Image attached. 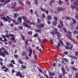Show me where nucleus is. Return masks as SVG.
Masks as SVG:
<instances>
[{
  "mask_svg": "<svg viewBox=\"0 0 78 78\" xmlns=\"http://www.w3.org/2000/svg\"><path fill=\"white\" fill-rule=\"evenodd\" d=\"M50 33L53 35H55V34H57V38L58 39H59L60 37H61V35L60 34V33L58 31V29L57 28L55 29L54 30H53V31L51 32Z\"/></svg>",
  "mask_w": 78,
  "mask_h": 78,
  "instance_id": "1",
  "label": "nucleus"
},
{
  "mask_svg": "<svg viewBox=\"0 0 78 78\" xmlns=\"http://www.w3.org/2000/svg\"><path fill=\"white\" fill-rule=\"evenodd\" d=\"M22 18L26 22L29 24V25H35L36 24V23L30 22V21L27 19V17L25 16H23L22 17Z\"/></svg>",
  "mask_w": 78,
  "mask_h": 78,
  "instance_id": "2",
  "label": "nucleus"
},
{
  "mask_svg": "<svg viewBox=\"0 0 78 78\" xmlns=\"http://www.w3.org/2000/svg\"><path fill=\"white\" fill-rule=\"evenodd\" d=\"M5 33H6V34L5 35V36L7 38H9V37L10 36H13L14 37H15V35L12 34H8V30H6L5 31Z\"/></svg>",
  "mask_w": 78,
  "mask_h": 78,
  "instance_id": "3",
  "label": "nucleus"
},
{
  "mask_svg": "<svg viewBox=\"0 0 78 78\" xmlns=\"http://www.w3.org/2000/svg\"><path fill=\"white\" fill-rule=\"evenodd\" d=\"M41 9L42 11H44L46 14H48V11L47 9H44L42 8H41Z\"/></svg>",
  "mask_w": 78,
  "mask_h": 78,
  "instance_id": "4",
  "label": "nucleus"
},
{
  "mask_svg": "<svg viewBox=\"0 0 78 78\" xmlns=\"http://www.w3.org/2000/svg\"><path fill=\"white\" fill-rule=\"evenodd\" d=\"M46 17V16H45V13H43L41 15V18L40 17V19H41L42 21H44V18H45Z\"/></svg>",
  "mask_w": 78,
  "mask_h": 78,
  "instance_id": "5",
  "label": "nucleus"
},
{
  "mask_svg": "<svg viewBox=\"0 0 78 78\" xmlns=\"http://www.w3.org/2000/svg\"><path fill=\"white\" fill-rule=\"evenodd\" d=\"M73 44H71L70 45V47H69L67 46H65V47L66 49H67L69 50V49H70V50H72V48H73Z\"/></svg>",
  "mask_w": 78,
  "mask_h": 78,
  "instance_id": "6",
  "label": "nucleus"
},
{
  "mask_svg": "<svg viewBox=\"0 0 78 78\" xmlns=\"http://www.w3.org/2000/svg\"><path fill=\"white\" fill-rule=\"evenodd\" d=\"M57 9L58 12H59V11H64L65 9V8H62L60 7H58L57 8Z\"/></svg>",
  "mask_w": 78,
  "mask_h": 78,
  "instance_id": "7",
  "label": "nucleus"
},
{
  "mask_svg": "<svg viewBox=\"0 0 78 78\" xmlns=\"http://www.w3.org/2000/svg\"><path fill=\"white\" fill-rule=\"evenodd\" d=\"M23 24L25 27H27V28H31V26L28 25V24L26 22H24Z\"/></svg>",
  "mask_w": 78,
  "mask_h": 78,
  "instance_id": "8",
  "label": "nucleus"
},
{
  "mask_svg": "<svg viewBox=\"0 0 78 78\" xmlns=\"http://www.w3.org/2000/svg\"><path fill=\"white\" fill-rule=\"evenodd\" d=\"M2 56V57H5V53L2 51V49L0 48V56Z\"/></svg>",
  "mask_w": 78,
  "mask_h": 78,
  "instance_id": "9",
  "label": "nucleus"
},
{
  "mask_svg": "<svg viewBox=\"0 0 78 78\" xmlns=\"http://www.w3.org/2000/svg\"><path fill=\"white\" fill-rule=\"evenodd\" d=\"M61 70L62 72V73L63 75H65L66 74V71H65V69H64V66H62L61 68Z\"/></svg>",
  "mask_w": 78,
  "mask_h": 78,
  "instance_id": "10",
  "label": "nucleus"
},
{
  "mask_svg": "<svg viewBox=\"0 0 78 78\" xmlns=\"http://www.w3.org/2000/svg\"><path fill=\"white\" fill-rule=\"evenodd\" d=\"M12 6H13L11 7L12 9H14V8H16V2H14V3H12Z\"/></svg>",
  "mask_w": 78,
  "mask_h": 78,
  "instance_id": "11",
  "label": "nucleus"
},
{
  "mask_svg": "<svg viewBox=\"0 0 78 78\" xmlns=\"http://www.w3.org/2000/svg\"><path fill=\"white\" fill-rule=\"evenodd\" d=\"M48 73L50 76H54V75H55V72H53L51 73V71H49Z\"/></svg>",
  "mask_w": 78,
  "mask_h": 78,
  "instance_id": "12",
  "label": "nucleus"
},
{
  "mask_svg": "<svg viewBox=\"0 0 78 78\" xmlns=\"http://www.w3.org/2000/svg\"><path fill=\"white\" fill-rule=\"evenodd\" d=\"M20 14L18 13H14V16H13L14 18V19H16L17 18V17H18V16H19Z\"/></svg>",
  "mask_w": 78,
  "mask_h": 78,
  "instance_id": "13",
  "label": "nucleus"
},
{
  "mask_svg": "<svg viewBox=\"0 0 78 78\" xmlns=\"http://www.w3.org/2000/svg\"><path fill=\"white\" fill-rule=\"evenodd\" d=\"M38 27H39V28H44V27H45V25L44 23H42L41 24H40L38 25Z\"/></svg>",
  "mask_w": 78,
  "mask_h": 78,
  "instance_id": "14",
  "label": "nucleus"
},
{
  "mask_svg": "<svg viewBox=\"0 0 78 78\" xmlns=\"http://www.w3.org/2000/svg\"><path fill=\"white\" fill-rule=\"evenodd\" d=\"M22 17H19L18 18V20L19 21H18V22H19V23H21L22 22ZM19 21H20V22H19Z\"/></svg>",
  "mask_w": 78,
  "mask_h": 78,
  "instance_id": "15",
  "label": "nucleus"
},
{
  "mask_svg": "<svg viewBox=\"0 0 78 78\" xmlns=\"http://www.w3.org/2000/svg\"><path fill=\"white\" fill-rule=\"evenodd\" d=\"M1 19H3V20H5V22H8V19H7V18L6 17H2Z\"/></svg>",
  "mask_w": 78,
  "mask_h": 78,
  "instance_id": "16",
  "label": "nucleus"
},
{
  "mask_svg": "<svg viewBox=\"0 0 78 78\" xmlns=\"http://www.w3.org/2000/svg\"><path fill=\"white\" fill-rule=\"evenodd\" d=\"M20 71L17 72V73L15 74V76H19L20 75Z\"/></svg>",
  "mask_w": 78,
  "mask_h": 78,
  "instance_id": "17",
  "label": "nucleus"
},
{
  "mask_svg": "<svg viewBox=\"0 0 78 78\" xmlns=\"http://www.w3.org/2000/svg\"><path fill=\"white\" fill-rule=\"evenodd\" d=\"M11 0H7V1H5V3L3 4V6H5V5H6V3H8L9 2H10Z\"/></svg>",
  "mask_w": 78,
  "mask_h": 78,
  "instance_id": "18",
  "label": "nucleus"
},
{
  "mask_svg": "<svg viewBox=\"0 0 78 78\" xmlns=\"http://www.w3.org/2000/svg\"><path fill=\"white\" fill-rule=\"evenodd\" d=\"M57 23H58V22L56 21H54L53 22V24L54 26H56Z\"/></svg>",
  "mask_w": 78,
  "mask_h": 78,
  "instance_id": "19",
  "label": "nucleus"
},
{
  "mask_svg": "<svg viewBox=\"0 0 78 78\" xmlns=\"http://www.w3.org/2000/svg\"><path fill=\"white\" fill-rule=\"evenodd\" d=\"M22 56H25L26 55V53H25V52L24 51H23L22 52Z\"/></svg>",
  "mask_w": 78,
  "mask_h": 78,
  "instance_id": "20",
  "label": "nucleus"
},
{
  "mask_svg": "<svg viewBox=\"0 0 78 78\" xmlns=\"http://www.w3.org/2000/svg\"><path fill=\"white\" fill-rule=\"evenodd\" d=\"M35 32H36V33H41V30H39V29H36L35 30Z\"/></svg>",
  "mask_w": 78,
  "mask_h": 78,
  "instance_id": "21",
  "label": "nucleus"
},
{
  "mask_svg": "<svg viewBox=\"0 0 78 78\" xmlns=\"http://www.w3.org/2000/svg\"><path fill=\"white\" fill-rule=\"evenodd\" d=\"M21 69H25L27 68V66L25 65H22L21 66Z\"/></svg>",
  "mask_w": 78,
  "mask_h": 78,
  "instance_id": "22",
  "label": "nucleus"
},
{
  "mask_svg": "<svg viewBox=\"0 0 78 78\" xmlns=\"http://www.w3.org/2000/svg\"><path fill=\"white\" fill-rule=\"evenodd\" d=\"M19 3L22 6H24V5H25L24 3H23V2H21L20 1L19 2Z\"/></svg>",
  "mask_w": 78,
  "mask_h": 78,
  "instance_id": "23",
  "label": "nucleus"
},
{
  "mask_svg": "<svg viewBox=\"0 0 78 78\" xmlns=\"http://www.w3.org/2000/svg\"><path fill=\"white\" fill-rule=\"evenodd\" d=\"M18 62L20 64H23V62L22 61V60H21L20 58H19L18 59Z\"/></svg>",
  "mask_w": 78,
  "mask_h": 78,
  "instance_id": "24",
  "label": "nucleus"
},
{
  "mask_svg": "<svg viewBox=\"0 0 78 78\" xmlns=\"http://www.w3.org/2000/svg\"><path fill=\"white\" fill-rule=\"evenodd\" d=\"M71 9H75L76 8V6L74 5H71Z\"/></svg>",
  "mask_w": 78,
  "mask_h": 78,
  "instance_id": "25",
  "label": "nucleus"
},
{
  "mask_svg": "<svg viewBox=\"0 0 78 78\" xmlns=\"http://www.w3.org/2000/svg\"><path fill=\"white\" fill-rule=\"evenodd\" d=\"M4 54H5L6 55H9V53H8V52L6 51V50L4 51Z\"/></svg>",
  "mask_w": 78,
  "mask_h": 78,
  "instance_id": "26",
  "label": "nucleus"
},
{
  "mask_svg": "<svg viewBox=\"0 0 78 78\" xmlns=\"http://www.w3.org/2000/svg\"><path fill=\"white\" fill-rule=\"evenodd\" d=\"M55 2L54 0H51L49 2L50 5H52V3H55Z\"/></svg>",
  "mask_w": 78,
  "mask_h": 78,
  "instance_id": "27",
  "label": "nucleus"
},
{
  "mask_svg": "<svg viewBox=\"0 0 78 78\" xmlns=\"http://www.w3.org/2000/svg\"><path fill=\"white\" fill-rule=\"evenodd\" d=\"M19 8H14V11L15 12L19 11Z\"/></svg>",
  "mask_w": 78,
  "mask_h": 78,
  "instance_id": "28",
  "label": "nucleus"
},
{
  "mask_svg": "<svg viewBox=\"0 0 78 78\" xmlns=\"http://www.w3.org/2000/svg\"><path fill=\"white\" fill-rule=\"evenodd\" d=\"M59 23L61 25L62 27H64V24H63V21H60L59 22Z\"/></svg>",
  "mask_w": 78,
  "mask_h": 78,
  "instance_id": "29",
  "label": "nucleus"
},
{
  "mask_svg": "<svg viewBox=\"0 0 78 78\" xmlns=\"http://www.w3.org/2000/svg\"><path fill=\"white\" fill-rule=\"evenodd\" d=\"M60 46H61V44L59 43H58V46L56 47V48H57V49H59V47H60Z\"/></svg>",
  "mask_w": 78,
  "mask_h": 78,
  "instance_id": "30",
  "label": "nucleus"
},
{
  "mask_svg": "<svg viewBox=\"0 0 78 78\" xmlns=\"http://www.w3.org/2000/svg\"><path fill=\"white\" fill-rule=\"evenodd\" d=\"M66 44L67 46H70V45L71 44L70 43V42H67L66 41Z\"/></svg>",
  "mask_w": 78,
  "mask_h": 78,
  "instance_id": "31",
  "label": "nucleus"
},
{
  "mask_svg": "<svg viewBox=\"0 0 78 78\" xmlns=\"http://www.w3.org/2000/svg\"><path fill=\"white\" fill-rule=\"evenodd\" d=\"M73 4L75 5L76 6V5H78V0H77V2H73Z\"/></svg>",
  "mask_w": 78,
  "mask_h": 78,
  "instance_id": "32",
  "label": "nucleus"
},
{
  "mask_svg": "<svg viewBox=\"0 0 78 78\" xmlns=\"http://www.w3.org/2000/svg\"><path fill=\"white\" fill-rule=\"evenodd\" d=\"M47 17H48V19L49 20H51L52 19L51 16L50 15H48V16Z\"/></svg>",
  "mask_w": 78,
  "mask_h": 78,
  "instance_id": "33",
  "label": "nucleus"
},
{
  "mask_svg": "<svg viewBox=\"0 0 78 78\" xmlns=\"http://www.w3.org/2000/svg\"><path fill=\"white\" fill-rule=\"evenodd\" d=\"M38 35L39 34H38V33H36L34 35V37H37V36H38Z\"/></svg>",
  "mask_w": 78,
  "mask_h": 78,
  "instance_id": "34",
  "label": "nucleus"
},
{
  "mask_svg": "<svg viewBox=\"0 0 78 78\" xmlns=\"http://www.w3.org/2000/svg\"><path fill=\"white\" fill-rule=\"evenodd\" d=\"M11 40L12 41H15V37H12L11 38Z\"/></svg>",
  "mask_w": 78,
  "mask_h": 78,
  "instance_id": "35",
  "label": "nucleus"
},
{
  "mask_svg": "<svg viewBox=\"0 0 78 78\" xmlns=\"http://www.w3.org/2000/svg\"><path fill=\"white\" fill-rule=\"evenodd\" d=\"M63 29L64 31H65V33H67V30H66V28L65 27H63Z\"/></svg>",
  "mask_w": 78,
  "mask_h": 78,
  "instance_id": "36",
  "label": "nucleus"
},
{
  "mask_svg": "<svg viewBox=\"0 0 78 78\" xmlns=\"http://www.w3.org/2000/svg\"><path fill=\"white\" fill-rule=\"evenodd\" d=\"M21 38L23 40V41H25V38H24V37H23V35H22V34H21Z\"/></svg>",
  "mask_w": 78,
  "mask_h": 78,
  "instance_id": "37",
  "label": "nucleus"
},
{
  "mask_svg": "<svg viewBox=\"0 0 78 78\" xmlns=\"http://www.w3.org/2000/svg\"><path fill=\"white\" fill-rule=\"evenodd\" d=\"M28 34H29V35H32L33 33L32 31H29L27 32Z\"/></svg>",
  "mask_w": 78,
  "mask_h": 78,
  "instance_id": "38",
  "label": "nucleus"
},
{
  "mask_svg": "<svg viewBox=\"0 0 78 78\" xmlns=\"http://www.w3.org/2000/svg\"><path fill=\"white\" fill-rule=\"evenodd\" d=\"M9 65L10 66V67H12V68H13L14 66V65L12 64V63H9Z\"/></svg>",
  "mask_w": 78,
  "mask_h": 78,
  "instance_id": "39",
  "label": "nucleus"
},
{
  "mask_svg": "<svg viewBox=\"0 0 78 78\" xmlns=\"http://www.w3.org/2000/svg\"><path fill=\"white\" fill-rule=\"evenodd\" d=\"M18 28L20 30H23V27L21 26H19L18 27Z\"/></svg>",
  "mask_w": 78,
  "mask_h": 78,
  "instance_id": "40",
  "label": "nucleus"
},
{
  "mask_svg": "<svg viewBox=\"0 0 78 78\" xmlns=\"http://www.w3.org/2000/svg\"><path fill=\"white\" fill-rule=\"evenodd\" d=\"M29 53H32V52L33 51H32V49H31L30 47L29 48Z\"/></svg>",
  "mask_w": 78,
  "mask_h": 78,
  "instance_id": "41",
  "label": "nucleus"
},
{
  "mask_svg": "<svg viewBox=\"0 0 78 78\" xmlns=\"http://www.w3.org/2000/svg\"><path fill=\"white\" fill-rule=\"evenodd\" d=\"M19 76V77L20 78H23L24 77V76L22 75V73H20Z\"/></svg>",
  "mask_w": 78,
  "mask_h": 78,
  "instance_id": "42",
  "label": "nucleus"
},
{
  "mask_svg": "<svg viewBox=\"0 0 78 78\" xmlns=\"http://www.w3.org/2000/svg\"><path fill=\"white\" fill-rule=\"evenodd\" d=\"M34 2L35 5H37V3H38V0H34Z\"/></svg>",
  "mask_w": 78,
  "mask_h": 78,
  "instance_id": "43",
  "label": "nucleus"
},
{
  "mask_svg": "<svg viewBox=\"0 0 78 78\" xmlns=\"http://www.w3.org/2000/svg\"><path fill=\"white\" fill-rule=\"evenodd\" d=\"M58 4H59L60 5H62V2H61V0H59V2H58Z\"/></svg>",
  "mask_w": 78,
  "mask_h": 78,
  "instance_id": "44",
  "label": "nucleus"
},
{
  "mask_svg": "<svg viewBox=\"0 0 78 78\" xmlns=\"http://www.w3.org/2000/svg\"><path fill=\"white\" fill-rule=\"evenodd\" d=\"M58 27V28H62V26L60 24H59L57 26Z\"/></svg>",
  "mask_w": 78,
  "mask_h": 78,
  "instance_id": "45",
  "label": "nucleus"
},
{
  "mask_svg": "<svg viewBox=\"0 0 78 78\" xmlns=\"http://www.w3.org/2000/svg\"><path fill=\"white\" fill-rule=\"evenodd\" d=\"M11 64H15L16 63H15V62H14V61L13 60H12L11 61Z\"/></svg>",
  "mask_w": 78,
  "mask_h": 78,
  "instance_id": "46",
  "label": "nucleus"
},
{
  "mask_svg": "<svg viewBox=\"0 0 78 78\" xmlns=\"http://www.w3.org/2000/svg\"><path fill=\"white\" fill-rule=\"evenodd\" d=\"M37 21L39 23H41V20H40V19H39V18H38L37 19Z\"/></svg>",
  "mask_w": 78,
  "mask_h": 78,
  "instance_id": "47",
  "label": "nucleus"
},
{
  "mask_svg": "<svg viewBox=\"0 0 78 78\" xmlns=\"http://www.w3.org/2000/svg\"><path fill=\"white\" fill-rule=\"evenodd\" d=\"M38 69L39 71L40 72H41V73H42V71L41 69V68L38 67Z\"/></svg>",
  "mask_w": 78,
  "mask_h": 78,
  "instance_id": "48",
  "label": "nucleus"
},
{
  "mask_svg": "<svg viewBox=\"0 0 78 78\" xmlns=\"http://www.w3.org/2000/svg\"><path fill=\"white\" fill-rule=\"evenodd\" d=\"M65 1H66V4L68 5H69V0H64Z\"/></svg>",
  "mask_w": 78,
  "mask_h": 78,
  "instance_id": "49",
  "label": "nucleus"
},
{
  "mask_svg": "<svg viewBox=\"0 0 78 78\" xmlns=\"http://www.w3.org/2000/svg\"><path fill=\"white\" fill-rule=\"evenodd\" d=\"M68 53H69V52H67V51H65L63 53V54H64V55H67L68 54Z\"/></svg>",
  "mask_w": 78,
  "mask_h": 78,
  "instance_id": "50",
  "label": "nucleus"
},
{
  "mask_svg": "<svg viewBox=\"0 0 78 78\" xmlns=\"http://www.w3.org/2000/svg\"><path fill=\"white\" fill-rule=\"evenodd\" d=\"M25 44L26 45H28V40H26L25 41Z\"/></svg>",
  "mask_w": 78,
  "mask_h": 78,
  "instance_id": "51",
  "label": "nucleus"
},
{
  "mask_svg": "<svg viewBox=\"0 0 78 78\" xmlns=\"http://www.w3.org/2000/svg\"><path fill=\"white\" fill-rule=\"evenodd\" d=\"M59 41H60V42L61 44H62V45H63V43L62 42V40L60 39L59 40Z\"/></svg>",
  "mask_w": 78,
  "mask_h": 78,
  "instance_id": "52",
  "label": "nucleus"
},
{
  "mask_svg": "<svg viewBox=\"0 0 78 78\" xmlns=\"http://www.w3.org/2000/svg\"><path fill=\"white\" fill-rule=\"evenodd\" d=\"M73 70H74V71H76L77 70V69H76V68L75 67H73L72 68Z\"/></svg>",
  "mask_w": 78,
  "mask_h": 78,
  "instance_id": "53",
  "label": "nucleus"
},
{
  "mask_svg": "<svg viewBox=\"0 0 78 78\" xmlns=\"http://www.w3.org/2000/svg\"><path fill=\"white\" fill-rule=\"evenodd\" d=\"M66 18L67 20H70V18L69 16H66Z\"/></svg>",
  "mask_w": 78,
  "mask_h": 78,
  "instance_id": "54",
  "label": "nucleus"
},
{
  "mask_svg": "<svg viewBox=\"0 0 78 78\" xmlns=\"http://www.w3.org/2000/svg\"><path fill=\"white\" fill-rule=\"evenodd\" d=\"M66 69L67 72H69L70 71V69L67 66Z\"/></svg>",
  "mask_w": 78,
  "mask_h": 78,
  "instance_id": "55",
  "label": "nucleus"
},
{
  "mask_svg": "<svg viewBox=\"0 0 78 78\" xmlns=\"http://www.w3.org/2000/svg\"><path fill=\"white\" fill-rule=\"evenodd\" d=\"M37 50H39V51H40V52H41V49H39V47H37Z\"/></svg>",
  "mask_w": 78,
  "mask_h": 78,
  "instance_id": "56",
  "label": "nucleus"
},
{
  "mask_svg": "<svg viewBox=\"0 0 78 78\" xmlns=\"http://www.w3.org/2000/svg\"><path fill=\"white\" fill-rule=\"evenodd\" d=\"M14 56L15 58L17 59L18 58V55H14Z\"/></svg>",
  "mask_w": 78,
  "mask_h": 78,
  "instance_id": "57",
  "label": "nucleus"
},
{
  "mask_svg": "<svg viewBox=\"0 0 78 78\" xmlns=\"http://www.w3.org/2000/svg\"><path fill=\"white\" fill-rule=\"evenodd\" d=\"M54 20H55V21H58V18L57 17L55 16L54 18Z\"/></svg>",
  "mask_w": 78,
  "mask_h": 78,
  "instance_id": "58",
  "label": "nucleus"
},
{
  "mask_svg": "<svg viewBox=\"0 0 78 78\" xmlns=\"http://www.w3.org/2000/svg\"><path fill=\"white\" fill-rule=\"evenodd\" d=\"M64 60L66 62H69V60H68L67 59H66V58H64Z\"/></svg>",
  "mask_w": 78,
  "mask_h": 78,
  "instance_id": "59",
  "label": "nucleus"
},
{
  "mask_svg": "<svg viewBox=\"0 0 78 78\" xmlns=\"http://www.w3.org/2000/svg\"><path fill=\"white\" fill-rule=\"evenodd\" d=\"M34 58L36 60H37V55H34Z\"/></svg>",
  "mask_w": 78,
  "mask_h": 78,
  "instance_id": "60",
  "label": "nucleus"
},
{
  "mask_svg": "<svg viewBox=\"0 0 78 78\" xmlns=\"http://www.w3.org/2000/svg\"><path fill=\"white\" fill-rule=\"evenodd\" d=\"M8 68H6L5 69H4V72H7V71H8Z\"/></svg>",
  "mask_w": 78,
  "mask_h": 78,
  "instance_id": "61",
  "label": "nucleus"
},
{
  "mask_svg": "<svg viewBox=\"0 0 78 78\" xmlns=\"http://www.w3.org/2000/svg\"><path fill=\"white\" fill-rule=\"evenodd\" d=\"M47 41V39L45 38L43 40V42H45L46 41Z\"/></svg>",
  "mask_w": 78,
  "mask_h": 78,
  "instance_id": "62",
  "label": "nucleus"
},
{
  "mask_svg": "<svg viewBox=\"0 0 78 78\" xmlns=\"http://www.w3.org/2000/svg\"><path fill=\"white\" fill-rule=\"evenodd\" d=\"M75 55L76 56H78V51H77L75 53Z\"/></svg>",
  "mask_w": 78,
  "mask_h": 78,
  "instance_id": "63",
  "label": "nucleus"
},
{
  "mask_svg": "<svg viewBox=\"0 0 78 78\" xmlns=\"http://www.w3.org/2000/svg\"><path fill=\"white\" fill-rule=\"evenodd\" d=\"M58 76L59 78H62V77L61 76V74H59Z\"/></svg>",
  "mask_w": 78,
  "mask_h": 78,
  "instance_id": "64",
  "label": "nucleus"
}]
</instances>
